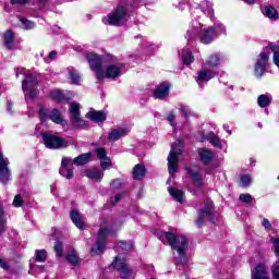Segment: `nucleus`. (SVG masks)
I'll use <instances>...</instances> for the list:
<instances>
[{"mask_svg": "<svg viewBox=\"0 0 279 279\" xmlns=\"http://www.w3.org/2000/svg\"><path fill=\"white\" fill-rule=\"evenodd\" d=\"M85 58L89 64V69L95 73L98 82H104V80H117L125 73V64L121 62H113L106 65L104 70V65L101 62V57L96 54L95 52L85 53Z\"/></svg>", "mask_w": 279, "mask_h": 279, "instance_id": "f257e3e1", "label": "nucleus"}, {"mask_svg": "<svg viewBox=\"0 0 279 279\" xmlns=\"http://www.w3.org/2000/svg\"><path fill=\"white\" fill-rule=\"evenodd\" d=\"M163 236L172 250L177 251V255L174 256V264L177 267H180V265H186V250L189 247L186 236L175 235L171 232H166Z\"/></svg>", "mask_w": 279, "mask_h": 279, "instance_id": "f03ea898", "label": "nucleus"}, {"mask_svg": "<svg viewBox=\"0 0 279 279\" xmlns=\"http://www.w3.org/2000/svg\"><path fill=\"white\" fill-rule=\"evenodd\" d=\"M196 36H198L203 45H210L217 38V33L213 26L204 27L202 23L193 22L192 28L187 31L185 38L191 40V38H196Z\"/></svg>", "mask_w": 279, "mask_h": 279, "instance_id": "7ed1b4c3", "label": "nucleus"}, {"mask_svg": "<svg viewBox=\"0 0 279 279\" xmlns=\"http://www.w3.org/2000/svg\"><path fill=\"white\" fill-rule=\"evenodd\" d=\"M125 16H128V9L119 4L114 11L102 19V23H105V25H114L116 27H121V25L125 23Z\"/></svg>", "mask_w": 279, "mask_h": 279, "instance_id": "20e7f679", "label": "nucleus"}, {"mask_svg": "<svg viewBox=\"0 0 279 279\" xmlns=\"http://www.w3.org/2000/svg\"><path fill=\"white\" fill-rule=\"evenodd\" d=\"M182 154V142L172 144L168 156V171L171 177L178 171V156Z\"/></svg>", "mask_w": 279, "mask_h": 279, "instance_id": "39448f33", "label": "nucleus"}, {"mask_svg": "<svg viewBox=\"0 0 279 279\" xmlns=\"http://www.w3.org/2000/svg\"><path fill=\"white\" fill-rule=\"evenodd\" d=\"M36 86H38V78L32 74H26L25 78L22 81V90L26 98L34 99V97L38 95Z\"/></svg>", "mask_w": 279, "mask_h": 279, "instance_id": "423d86ee", "label": "nucleus"}, {"mask_svg": "<svg viewBox=\"0 0 279 279\" xmlns=\"http://www.w3.org/2000/svg\"><path fill=\"white\" fill-rule=\"evenodd\" d=\"M113 269L120 272V278L122 279H134V270L125 263V259L116 257L112 263Z\"/></svg>", "mask_w": 279, "mask_h": 279, "instance_id": "0eeeda50", "label": "nucleus"}, {"mask_svg": "<svg viewBox=\"0 0 279 279\" xmlns=\"http://www.w3.org/2000/svg\"><path fill=\"white\" fill-rule=\"evenodd\" d=\"M108 234H110V229L105 227L99 229L96 244L90 250L92 256L104 254V250H106V236H108Z\"/></svg>", "mask_w": 279, "mask_h": 279, "instance_id": "6e6552de", "label": "nucleus"}, {"mask_svg": "<svg viewBox=\"0 0 279 279\" xmlns=\"http://www.w3.org/2000/svg\"><path fill=\"white\" fill-rule=\"evenodd\" d=\"M41 137L46 147H48V149H62V147L69 146L64 137H59V136L47 134V133H43Z\"/></svg>", "mask_w": 279, "mask_h": 279, "instance_id": "1a4fd4ad", "label": "nucleus"}, {"mask_svg": "<svg viewBox=\"0 0 279 279\" xmlns=\"http://www.w3.org/2000/svg\"><path fill=\"white\" fill-rule=\"evenodd\" d=\"M270 49L266 48L264 51H262L256 60L255 63V75L256 77H263L265 74V71H267V66L269 64V56H270Z\"/></svg>", "mask_w": 279, "mask_h": 279, "instance_id": "9d476101", "label": "nucleus"}, {"mask_svg": "<svg viewBox=\"0 0 279 279\" xmlns=\"http://www.w3.org/2000/svg\"><path fill=\"white\" fill-rule=\"evenodd\" d=\"M213 215H215V205L213 201L207 199L203 208L198 213V218L196 219V226L201 228L202 223H204V219H208L209 221H213Z\"/></svg>", "mask_w": 279, "mask_h": 279, "instance_id": "9b49d317", "label": "nucleus"}, {"mask_svg": "<svg viewBox=\"0 0 279 279\" xmlns=\"http://www.w3.org/2000/svg\"><path fill=\"white\" fill-rule=\"evenodd\" d=\"M70 121L75 125V128H88V122L82 119L80 113V104L72 102L70 104Z\"/></svg>", "mask_w": 279, "mask_h": 279, "instance_id": "f8f14e48", "label": "nucleus"}, {"mask_svg": "<svg viewBox=\"0 0 279 279\" xmlns=\"http://www.w3.org/2000/svg\"><path fill=\"white\" fill-rule=\"evenodd\" d=\"M216 75L217 72H215V70L202 65V69L197 72L196 82L198 86H203V84H208Z\"/></svg>", "mask_w": 279, "mask_h": 279, "instance_id": "ddd939ff", "label": "nucleus"}, {"mask_svg": "<svg viewBox=\"0 0 279 279\" xmlns=\"http://www.w3.org/2000/svg\"><path fill=\"white\" fill-rule=\"evenodd\" d=\"M59 173L62 175V178H66V180L73 179V160H71L69 157H63Z\"/></svg>", "mask_w": 279, "mask_h": 279, "instance_id": "4468645a", "label": "nucleus"}, {"mask_svg": "<svg viewBox=\"0 0 279 279\" xmlns=\"http://www.w3.org/2000/svg\"><path fill=\"white\" fill-rule=\"evenodd\" d=\"M222 60H223V54L221 53L211 54L208 57L207 60L203 62L202 65L205 66V69H210L211 71H215V69H219Z\"/></svg>", "mask_w": 279, "mask_h": 279, "instance_id": "2eb2a0df", "label": "nucleus"}, {"mask_svg": "<svg viewBox=\"0 0 279 279\" xmlns=\"http://www.w3.org/2000/svg\"><path fill=\"white\" fill-rule=\"evenodd\" d=\"M12 178L10 173V169H8V163H5V159H3V155L0 153V182L2 184H8Z\"/></svg>", "mask_w": 279, "mask_h": 279, "instance_id": "dca6fc26", "label": "nucleus"}, {"mask_svg": "<svg viewBox=\"0 0 279 279\" xmlns=\"http://www.w3.org/2000/svg\"><path fill=\"white\" fill-rule=\"evenodd\" d=\"M130 134L129 128H116L111 129L108 135L109 141H120V138H123V136H128Z\"/></svg>", "mask_w": 279, "mask_h": 279, "instance_id": "f3484780", "label": "nucleus"}, {"mask_svg": "<svg viewBox=\"0 0 279 279\" xmlns=\"http://www.w3.org/2000/svg\"><path fill=\"white\" fill-rule=\"evenodd\" d=\"M132 250H134V244L132 242H125V241H120L117 245V252H118V256L117 258H122L123 260H125V256H123V254H126V252H132Z\"/></svg>", "mask_w": 279, "mask_h": 279, "instance_id": "a211bd4d", "label": "nucleus"}, {"mask_svg": "<svg viewBox=\"0 0 279 279\" xmlns=\"http://www.w3.org/2000/svg\"><path fill=\"white\" fill-rule=\"evenodd\" d=\"M155 99H167L169 97V83L159 84L154 92Z\"/></svg>", "mask_w": 279, "mask_h": 279, "instance_id": "6ab92c4d", "label": "nucleus"}, {"mask_svg": "<svg viewBox=\"0 0 279 279\" xmlns=\"http://www.w3.org/2000/svg\"><path fill=\"white\" fill-rule=\"evenodd\" d=\"M189 175L193 182V185L196 189H203L204 186V178H202V174L197 170L190 169L189 170Z\"/></svg>", "mask_w": 279, "mask_h": 279, "instance_id": "aec40b11", "label": "nucleus"}, {"mask_svg": "<svg viewBox=\"0 0 279 279\" xmlns=\"http://www.w3.org/2000/svg\"><path fill=\"white\" fill-rule=\"evenodd\" d=\"M70 219L73 221L74 226L78 228V230H84V228H86V225L84 223L82 215H80V211L72 209L70 211Z\"/></svg>", "mask_w": 279, "mask_h": 279, "instance_id": "412c9836", "label": "nucleus"}, {"mask_svg": "<svg viewBox=\"0 0 279 279\" xmlns=\"http://www.w3.org/2000/svg\"><path fill=\"white\" fill-rule=\"evenodd\" d=\"M85 175L86 178H89V180H95L96 182H101V180H104V171L97 168L86 170Z\"/></svg>", "mask_w": 279, "mask_h": 279, "instance_id": "4be33fe9", "label": "nucleus"}, {"mask_svg": "<svg viewBox=\"0 0 279 279\" xmlns=\"http://www.w3.org/2000/svg\"><path fill=\"white\" fill-rule=\"evenodd\" d=\"M198 156L204 165H208L213 160V151L208 148H199Z\"/></svg>", "mask_w": 279, "mask_h": 279, "instance_id": "5701e85b", "label": "nucleus"}, {"mask_svg": "<svg viewBox=\"0 0 279 279\" xmlns=\"http://www.w3.org/2000/svg\"><path fill=\"white\" fill-rule=\"evenodd\" d=\"M14 32H12L11 29L7 31L3 34V45L7 49H13L14 47Z\"/></svg>", "mask_w": 279, "mask_h": 279, "instance_id": "b1692460", "label": "nucleus"}, {"mask_svg": "<svg viewBox=\"0 0 279 279\" xmlns=\"http://www.w3.org/2000/svg\"><path fill=\"white\" fill-rule=\"evenodd\" d=\"M87 119H90V121H94L95 123H100L106 121V113L104 111L92 110L87 113Z\"/></svg>", "mask_w": 279, "mask_h": 279, "instance_id": "393cba45", "label": "nucleus"}, {"mask_svg": "<svg viewBox=\"0 0 279 279\" xmlns=\"http://www.w3.org/2000/svg\"><path fill=\"white\" fill-rule=\"evenodd\" d=\"M168 191L171 197L175 199V202H179V204H184V199H186V197L181 190H178L177 187H169Z\"/></svg>", "mask_w": 279, "mask_h": 279, "instance_id": "a878e982", "label": "nucleus"}, {"mask_svg": "<svg viewBox=\"0 0 279 279\" xmlns=\"http://www.w3.org/2000/svg\"><path fill=\"white\" fill-rule=\"evenodd\" d=\"M90 153L82 154L78 157H75L72 161V165H76V167H82L83 165H88L90 162Z\"/></svg>", "mask_w": 279, "mask_h": 279, "instance_id": "bb28decb", "label": "nucleus"}, {"mask_svg": "<svg viewBox=\"0 0 279 279\" xmlns=\"http://www.w3.org/2000/svg\"><path fill=\"white\" fill-rule=\"evenodd\" d=\"M145 166L137 163L134 168H133V180H143V178H145Z\"/></svg>", "mask_w": 279, "mask_h": 279, "instance_id": "cd10ccee", "label": "nucleus"}, {"mask_svg": "<svg viewBox=\"0 0 279 279\" xmlns=\"http://www.w3.org/2000/svg\"><path fill=\"white\" fill-rule=\"evenodd\" d=\"M262 12L264 16H267V19H270L272 21L278 20V11H276V8L274 7H264L262 9Z\"/></svg>", "mask_w": 279, "mask_h": 279, "instance_id": "c85d7f7f", "label": "nucleus"}, {"mask_svg": "<svg viewBox=\"0 0 279 279\" xmlns=\"http://www.w3.org/2000/svg\"><path fill=\"white\" fill-rule=\"evenodd\" d=\"M206 140L213 145V147H218V149H221V140L219 138L218 134L209 132L206 135Z\"/></svg>", "mask_w": 279, "mask_h": 279, "instance_id": "c756f323", "label": "nucleus"}, {"mask_svg": "<svg viewBox=\"0 0 279 279\" xmlns=\"http://www.w3.org/2000/svg\"><path fill=\"white\" fill-rule=\"evenodd\" d=\"M49 119L50 121L59 125H62V123H64V119L62 118V114H60V111L58 109H52L49 114Z\"/></svg>", "mask_w": 279, "mask_h": 279, "instance_id": "7c9ffc66", "label": "nucleus"}, {"mask_svg": "<svg viewBox=\"0 0 279 279\" xmlns=\"http://www.w3.org/2000/svg\"><path fill=\"white\" fill-rule=\"evenodd\" d=\"M201 10L207 14V16H213V14H215V11L213 10V2L207 0L201 2Z\"/></svg>", "mask_w": 279, "mask_h": 279, "instance_id": "2f4dec72", "label": "nucleus"}, {"mask_svg": "<svg viewBox=\"0 0 279 279\" xmlns=\"http://www.w3.org/2000/svg\"><path fill=\"white\" fill-rule=\"evenodd\" d=\"M68 73L72 84H80L82 82V76L80 75L77 70L69 68Z\"/></svg>", "mask_w": 279, "mask_h": 279, "instance_id": "473e14b6", "label": "nucleus"}, {"mask_svg": "<svg viewBox=\"0 0 279 279\" xmlns=\"http://www.w3.org/2000/svg\"><path fill=\"white\" fill-rule=\"evenodd\" d=\"M257 104L259 108H267L271 105V97L269 95H259L257 98Z\"/></svg>", "mask_w": 279, "mask_h": 279, "instance_id": "72a5a7b5", "label": "nucleus"}, {"mask_svg": "<svg viewBox=\"0 0 279 279\" xmlns=\"http://www.w3.org/2000/svg\"><path fill=\"white\" fill-rule=\"evenodd\" d=\"M17 19L21 23L22 29L28 31V29H34V27H36V23L27 20L26 17L19 16Z\"/></svg>", "mask_w": 279, "mask_h": 279, "instance_id": "f704fd0d", "label": "nucleus"}, {"mask_svg": "<svg viewBox=\"0 0 279 279\" xmlns=\"http://www.w3.org/2000/svg\"><path fill=\"white\" fill-rule=\"evenodd\" d=\"M211 27L215 29L216 38H219L221 34H226V26L219 21L214 22V26Z\"/></svg>", "mask_w": 279, "mask_h": 279, "instance_id": "c9c22d12", "label": "nucleus"}, {"mask_svg": "<svg viewBox=\"0 0 279 279\" xmlns=\"http://www.w3.org/2000/svg\"><path fill=\"white\" fill-rule=\"evenodd\" d=\"M181 58L183 60V63L187 65L193 64V62L195 61V57H193V53H191V51L189 50H183Z\"/></svg>", "mask_w": 279, "mask_h": 279, "instance_id": "e433bc0d", "label": "nucleus"}, {"mask_svg": "<svg viewBox=\"0 0 279 279\" xmlns=\"http://www.w3.org/2000/svg\"><path fill=\"white\" fill-rule=\"evenodd\" d=\"M179 110L181 114L185 117V119H189V117H195V112H193V110H191V107L186 105H179Z\"/></svg>", "mask_w": 279, "mask_h": 279, "instance_id": "4c0bfd02", "label": "nucleus"}, {"mask_svg": "<svg viewBox=\"0 0 279 279\" xmlns=\"http://www.w3.org/2000/svg\"><path fill=\"white\" fill-rule=\"evenodd\" d=\"M268 49H270V51H272V53H274V63L279 69V47L274 45V44H269Z\"/></svg>", "mask_w": 279, "mask_h": 279, "instance_id": "58836bf2", "label": "nucleus"}, {"mask_svg": "<svg viewBox=\"0 0 279 279\" xmlns=\"http://www.w3.org/2000/svg\"><path fill=\"white\" fill-rule=\"evenodd\" d=\"M35 256H36V260H38V263H45V260H47V251L37 250L35 252Z\"/></svg>", "mask_w": 279, "mask_h": 279, "instance_id": "ea45409f", "label": "nucleus"}, {"mask_svg": "<svg viewBox=\"0 0 279 279\" xmlns=\"http://www.w3.org/2000/svg\"><path fill=\"white\" fill-rule=\"evenodd\" d=\"M100 167L102 171L110 169V167H112V159H110V157H105V159H100Z\"/></svg>", "mask_w": 279, "mask_h": 279, "instance_id": "a19ab883", "label": "nucleus"}, {"mask_svg": "<svg viewBox=\"0 0 279 279\" xmlns=\"http://www.w3.org/2000/svg\"><path fill=\"white\" fill-rule=\"evenodd\" d=\"M95 151H96L97 158L100 160H104L105 158L108 157V151H106V148L104 147H98L95 149Z\"/></svg>", "mask_w": 279, "mask_h": 279, "instance_id": "79ce46f5", "label": "nucleus"}, {"mask_svg": "<svg viewBox=\"0 0 279 279\" xmlns=\"http://www.w3.org/2000/svg\"><path fill=\"white\" fill-rule=\"evenodd\" d=\"M66 259L69 260V263L71 265H73L74 267L80 263V257H77V255L75 253H71L66 256Z\"/></svg>", "mask_w": 279, "mask_h": 279, "instance_id": "37998d69", "label": "nucleus"}, {"mask_svg": "<svg viewBox=\"0 0 279 279\" xmlns=\"http://www.w3.org/2000/svg\"><path fill=\"white\" fill-rule=\"evenodd\" d=\"M50 96L53 98V99H57L58 101H62V99H64V94H62L61 90L59 89H54L50 93Z\"/></svg>", "mask_w": 279, "mask_h": 279, "instance_id": "c03bdc74", "label": "nucleus"}, {"mask_svg": "<svg viewBox=\"0 0 279 279\" xmlns=\"http://www.w3.org/2000/svg\"><path fill=\"white\" fill-rule=\"evenodd\" d=\"M54 252H56V255L59 256V257L64 256L62 242H57V243H56V245H54Z\"/></svg>", "mask_w": 279, "mask_h": 279, "instance_id": "a18cd8bd", "label": "nucleus"}, {"mask_svg": "<svg viewBox=\"0 0 279 279\" xmlns=\"http://www.w3.org/2000/svg\"><path fill=\"white\" fill-rule=\"evenodd\" d=\"M270 243H272V245H274V247H275V254H276V256L279 257V238L271 236V238H270Z\"/></svg>", "mask_w": 279, "mask_h": 279, "instance_id": "49530a36", "label": "nucleus"}, {"mask_svg": "<svg viewBox=\"0 0 279 279\" xmlns=\"http://www.w3.org/2000/svg\"><path fill=\"white\" fill-rule=\"evenodd\" d=\"M13 206L15 208H21V206H23V196H21V194L15 195L13 199Z\"/></svg>", "mask_w": 279, "mask_h": 279, "instance_id": "de8ad7c7", "label": "nucleus"}, {"mask_svg": "<svg viewBox=\"0 0 279 279\" xmlns=\"http://www.w3.org/2000/svg\"><path fill=\"white\" fill-rule=\"evenodd\" d=\"M240 180L242 186H248L250 184H252V177L247 174L241 175Z\"/></svg>", "mask_w": 279, "mask_h": 279, "instance_id": "09e8293b", "label": "nucleus"}, {"mask_svg": "<svg viewBox=\"0 0 279 279\" xmlns=\"http://www.w3.org/2000/svg\"><path fill=\"white\" fill-rule=\"evenodd\" d=\"M39 119L40 121H47V119H49V113L47 112V109L44 107L39 109Z\"/></svg>", "mask_w": 279, "mask_h": 279, "instance_id": "8fccbe9b", "label": "nucleus"}, {"mask_svg": "<svg viewBox=\"0 0 279 279\" xmlns=\"http://www.w3.org/2000/svg\"><path fill=\"white\" fill-rule=\"evenodd\" d=\"M121 186H123V181L121 179H116L111 182V189H113V191L119 190Z\"/></svg>", "mask_w": 279, "mask_h": 279, "instance_id": "3c124183", "label": "nucleus"}, {"mask_svg": "<svg viewBox=\"0 0 279 279\" xmlns=\"http://www.w3.org/2000/svg\"><path fill=\"white\" fill-rule=\"evenodd\" d=\"M240 202H242L243 204H251L252 203V195L250 194H241L240 195Z\"/></svg>", "mask_w": 279, "mask_h": 279, "instance_id": "603ef678", "label": "nucleus"}, {"mask_svg": "<svg viewBox=\"0 0 279 279\" xmlns=\"http://www.w3.org/2000/svg\"><path fill=\"white\" fill-rule=\"evenodd\" d=\"M272 276L274 279H279V263H275L272 266Z\"/></svg>", "mask_w": 279, "mask_h": 279, "instance_id": "864d4df0", "label": "nucleus"}, {"mask_svg": "<svg viewBox=\"0 0 279 279\" xmlns=\"http://www.w3.org/2000/svg\"><path fill=\"white\" fill-rule=\"evenodd\" d=\"M168 121L170 123V125L172 128L175 126V124L173 123V121H175V113L173 111H170L169 114H168Z\"/></svg>", "mask_w": 279, "mask_h": 279, "instance_id": "5fc2aeb1", "label": "nucleus"}, {"mask_svg": "<svg viewBox=\"0 0 279 279\" xmlns=\"http://www.w3.org/2000/svg\"><path fill=\"white\" fill-rule=\"evenodd\" d=\"M262 226L265 228V230H271V222H269V219L264 218L262 220Z\"/></svg>", "mask_w": 279, "mask_h": 279, "instance_id": "6e6d98bb", "label": "nucleus"}, {"mask_svg": "<svg viewBox=\"0 0 279 279\" xmlns=\"http://www.w3.org/2000/svg\"><path fill=\"white\" fill-rule=\"evenodd\" d=\"M122 197H123V194H118V195L111 197V204L113 206H114V204H119V202H121Z\"/></svg>", "mask_w": 279, "mask_h": 279, "instance_id": "4d7b16f0", "label": "nucleus"}, {"mask_svg": "<svg viewBox=\"0 0 279 279\" xmlns=\"http://www.w3.org/2000/svg\"><path fill=\"white\" fill-rule=\"evenodd\" d=\"M58 57V52L56 51H51L49 52L47 59H46V62H53V59Z\"/></svg>", "mask_w": 279, "mask_h": 279, "instance_id": "13d9d810", "label": "nucleus"}, {"mask_svg": "<svg viewBox=\"0 0 279 279\" xmlns=\"http://www.w3.org/2000/svg\"><path fill=\"white\" fill-rule=\"evenodd\" d=\"M5 232V218H0V234Z\"/></svg>", "mask_w": 279, "mask_h": 279, "instance_id": "bf43d9fd", "label": "nucleus"}, {"mask_svg": "<svg viewBox=\"0 0 279 279\" xmlns=\"http://www.w3.org/2000/svg\"><path fill=\"white\" fill-rule=\"evenodd\" d=\"M5 209L3 208V201L0 198V219H4Z\"/></svg>", "mask_w": 279, "mask_h": 279, "instance_id": "052dcab7", "label": "nucleus"}, {"mask_svg": "<svg viewBox=\"0 0 279 279\" xmlns=\"http://www.w3.org/2000/svg\"><path fill=\"white\" fill-rule=\"evenodd\" d=\"M28 0H11V3L13 5L15 4H23V3H27Z\"/></svg>", "mask_w": 279, "mask_h": 279, "instance_id": "680f3d73", "label": "nucleus"}, {"mask_svg": "<svg viewBox=\"0 0 279 279\" xmlns=\"http://www.w3.org/2000/svg\"><path fill=\"white\" fill-rule=\"evenodd\" d=\"M0 267H2V269H5V267H8V263H5L4 259L0 258Z\"/></svg>", "mask_w": 279, "mask_h": 279, "instance_id": "e2e57ef3", "label": "nucleus"}, {"mask_svg": "<svg viewBox=\"0 0 279 279\" xmlns=\"http://www.w3.org/2000/svg\"><path fill=\"white\" fill-rule=\"evenodd\" d=\"M7 110L8 112H12V101L7 102Z\"/></svg>", "mask_w": 279, "mask_h": 279, "instance_id": "0e129e2a", "label": "nucleus"}, {"mask_svg": "<svg viewBox=\"0 0 279 279\" xmlns=\"http://www.w3.org/2000/svg\"><path fill=\"white\" fill-rule=\"evenodd\" d=\"M223 130H226V132L230 135L232 134V131H230V128L228 125H223Z\"/></svg>", "mask_w": 279, "mask_h": 279, "instance_id": "69168bd1", "label": "nucleus"}, {"mask_svg": "<svg viewBox=\"0 0 279 279\" xmlns=\"http://www.w3.org/2000/svg\"><path fill=\"white\" fill-rule=\"evenodd\" d=\"M248 5H254L256 3V0H244Z\"/></svg>", "mask_w": 279, "mask_h": 279, "instance_id": "338daca9", "label": "nucleus"}, {"mask_svg": "<svg viewBox=\"0 0 279 279\" xmlns=\"http://www.w3.org/2000/svg\"><path fill=\"white\" fill-rule=\"evenodd\" d=\"M19 71H20V73H23V69H19V70H17L16 76H19Z\"/></svg>", "mask_w": 279, "mask_h": 279, "instance_id": "774afa93", "label": "nucleus"}]
</instances>
